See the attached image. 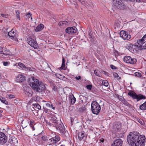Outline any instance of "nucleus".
Here are the masks:
<instances>
[{
    "label": "nucleus",
    "instance_id": "obj_59",
    "mask_svg": "<svg viewBox=\"0 0 146 146\" xmlns=\"http://www.w3.org/2000/svg\"><path fill=\"white\" fill-rule=\"evenodd\" d=\"M145 91L146 92V89Z\"/></svg>",
    "mask_w": 146,
    "mask_h": 146
},
{
    "label": "nucleus",
    "instance_id": "obj_30",
    "mask_svg": "<svg viewBox=\"0 0 146 146\" xmlns=\"http://www.w3.org/2000/svg\"><path fill=\"white\" fill-rule=\"evenodd\" d=\"M84 136V135L83 132H81L79 133L78 134V137L80 140H82Z\"/></svg>",
    "mask_w": 146,
    "mask_h": 146
},
{
    "label": "nucleus",
    "instance_id": "obj_37",
    "mask_svg": "<svg viewBox=\"0 0 146 146\" xmlns=\"http://www.w3.org/2000/svg\"><path fill=\"white\" fill-rule=\"evenodd\" d=\"M67 23L66 21H61L58 23V25L59 26H62L64 24H66Z\"/></svg>",
    "mask_w": 146,
    "mask_h": 146
},
{
    "label": "nucleus",
    "instance_id": "obj_6",
    "mask_svg": "<svg viewBox=\"0 0 146 146\" xmlns=\"http://www.w3.org/2000/svg\"><path fill=\"white\" fill-rule=\"evenodd\" d=\"M139 44L137 43L136 44H129L127 45L126 48L130 52L133 53H136L138 50H140L139 48Z\"/></svg>",
    "mask_w": 146,
    "mask_h": 146
},
{
    "label": "nucleus",
    "instance_id": "obj_43",
    "mask_svg": "<svg viewBox=\"0 0 146 146\" xmlns=\"http://www.w3.org/2000/svg\"><path fill=\"white\" fill-rule=\"evenodd\" d=\"M10 63L9 62H3V64L5 66H7L9 65Z\"/></svg>",
    "mask_w": 146,
    "mask_h": 146
},
{
    "label": "nucleus",
    "instance_id": "obj_33",
    "mask_svg": "<svg viewBox=\"0 0 146 146\" xmlns=\"http://www.w3.org/2000/svg\"><path fill=\"white\" fill-rule=\"evenodd\" d=\"M16 15L17 18L19 19L20 20V17L19 16L20 12L19 10L16 11Z\"/></svg>",
    "mask_w": 146,
    "mask_h": 146
},
{
    "label": "nucleus",
    "instance_id": "obj_34",
    "mask_svg": "<svg viewBox=\"0 0 146 146\" xmlns=\"http://www.w3.org/2000/svg\"><path fill=\"white\" fill-rule=\"evenodd\" d=\"M115 41H116L118 42H121V40L120 38L118 36H117L114 37Z\"/></svg>",
    "mask_w": 146,
    "mask_h": 146
},
{
    "label": "nucleus",
    "instance_id": "obj_35",
    "mask_svg": "<svg viewBox=\"0 0 146 146\" xmlns=\"http://www.w3.org/2000/svg\"><path fill=\"white\" fill-rule=\"evenodd\" d=\"M94 73L96 76H98L100 77L101 76V74L98 70H95Z\"/></svg>",
    "mask_w": 146,
    "mask_h": 146
},
{
    "label": "nucleus",
    "instance_id": "obj_25",
    "mask_svg": "<svg viewBox=\"0 0 146 146\" xmlns=\"http://www.w3.org/2000/svg\"><path fill=\"white\" fill-rule=\"evenodd\" d=\"M16 65L17 66L18 65L23 70H27L29 69L28 68L25 66V65L21 62H19L18 63H17L16 64Z\"/></svg>",
    "mask_w": 146,
    "mask_h": 146
},
{
    "label": "nucleus",
    "instance_id": "obj_15",
    "mask_svg": "<svg viewBox=\"0 0 146 146\" xmlns=\"http://www.w3.org/2000/svg\"><path fill=\"white\" fill-rule=\"evenodd\" d=\"M123 141L120 139H117L113 141L111 146H121L123 144Z\"/></svg>",
    "mask_w": 146,
    "mask_h": 146
},
{
    "label": "nucleus",
    "instance_id": "obj_17",
    "mask_svg": "<svg viewBox=\"0 0 146 146\" xmlns=\"http://www.w3.org/2000/svg\"><path fill=\"white\" fill-rule=\"evenodd\" d=\"M77 31V29L76 27H68L66 30V33L70 34L76 33Z\"/></svg>",
    "mask_w": 146,
    "mask_h": 146
},
{
    "label": "nucleus",
    "instance_id": "obj_46",
    "mask_svg": "<svg viewBox=\"0 0 146 146\" xmlns=\"http://www.w3.org/2000/svg\"><path fill=\"white\" fill-rule=\"evenodd\" d=\"M139 123L142 125H143L145 124L143 120H139L138 121Z\"/></svg>",
    "mask_w": 146,
    "mask_h": 146
},
{
    "label": "nucleus",
    "instance_id": "obj_58",
    "mask_svg": "<svg viewBox=\"0 0 146 146\" xmlns=\"http://www.w3.org/2000/svg\"><path fill=\"white\" fill-rule=\"evenodd\" d=\"M140 0H139V2H140Z\"/></svg>",
    "mask_w": 146,
    "mask_h": 146
},
{
    "label": "nucleus",
    "instance_id": "obj_56",
    "mask_svg": "<svg viewBox=\"0 0 146 146\" xmlns=\"http://www.w3.org/2000/svg\"><path fill=\"white\" fill-rule=\"evenodd\" d=\"M32 129L33 131L35 130V128H34V127H32Z\"/></svg>",
    "mask_w": 146,
    "mask_h": 146
},
{
    "label": "nucleus",
    "instance_id": "obj_55",
    "mask_svg": "<svg viewBox=\"0 0 146 146\" xmlns=\"http://www.w3.org/2000/svg\"><path fill=\"white\" fill-rule=\"evenodd\" d=\"M2 76V74L1 73H0V79L1 78V76Z\"/></svg>",
    "mask_w": 146,
    "mask_h": 146
},
{
    "label": "nucleus",
    "instance_id": "obj_49",
    "mask_svg": "<svg viewBox=\"0 0 146 146\" xmlns=\"http://www.w3.org/2000/svg\"><path fill=\"white\" fill-rule=\"evenodd\" d=\"M110 67L112 69H116V67L113 65H110Z\"/></svg>",
    "mask_w": 146,
    "mask_h": 146
},
{
    "label": "nucleus",
    "instance_id": "obj_44",
    "mask_svg": "<svg viewBox=\"0 0 146 146\" xmlns=\"http://www.w3.org/2000/svg\"><path fill=\"white\" fill-rule=\"evenodd\" d=\"M42 139L44 141H46L48 140V138L46 136H44L42 137Z\"/></svg>",
    "mask_w": 146,
    "mask_h": 146
},
{
    "label": "nucleus",
    "instance_id": "obj_48",
    "mask_svg": "<svg viewBox=\"0 0 146 146\" xmlns=\"http://www.w3.org/2000/svg\"><path fill=\"white\" fill-rule=\"evenodd\" d=\"M46 106H47L49 108H50L51 106V105L50 104V103L48 102V103H47L46 104Z\"/></svg>",
    "mask_w": 146,
    "mask_h": 146
},
{
    "label": "nucleus",
    "instance_id": "obj_16",
    "mask_svg": "<svg viewBox=\"0 0 146 146\" xmlns=\"http://www.w3.org/2000/svg\"><path fill=\"white\" fill-rule=\"evenodd\" d=\"M25 80V77L22 74H19L16 76L15 81L17 82L21 83Z\"/></svg>",
    "mask_w": 146,
    "mask_h": 146
},
{
    "label": "nucleus",
    "instance_id": "obj_40",
    "mask_svg": "<svg viewBox=\"0 0 146 146\" xmlns=\"http://www.w3.org/2000/svg\"><path fill=\"white\" fill-rule=\"evenodd\" d=\"M113 76L115 78H116V79L118 80L119 79V75L116 73H113Z\"/></svg>",
    "mask_w": 146,
    "mask_h": 146
},
{
    "label": "nucleus",
    "instance_id": "obj_45",
    "mask_svg": "<svg viewBox=\"0 0 146 146\" xmlns=\"http://www.w3.org/2000/svg\"><path fill=\"white\" fill-rule=\"evenodd\" d=\"M9 96V98L10 99L14 98H15V96L12 94L8 95Z\"/></svg>",
    "mask_w": 146,
    "mask_h": 146
},
{
    "label": "nucleus",
    "instance_id": "obj_22",
    "mask_svg": "<svg viewBox=\"0 0 146 146\" xmlns=\"http://www.w3.org/2000/svg\"><path fill=\"white\" fill-rule=\"evenodd\" d=\"M58 121L56 119H52L50 121V123H48V125H50V126L52 125L53 126L56 127L58 125Z\"/></svg>",
    "mask_w": 146,
    "mask_h": 146
},
{
    "label": "nucleus",
    "instance_id": "obj_27",
    "mask_svg": "<svg viewBox=\"0 0 146 146\" xmlns=\"http://www.w3.org/2000/svg\"><path fill=\"white\" fill-rule=\"evenodd\" d=\"M65 60L63 57L62 60V64L60 68L61 69L65 70L66 69V67L65 66Z\"/></svg>",
    "mask_w": 146,
    "mask_h": 146
},
{
    "label": "nucleus",
    "instance_id": "obj_47",
    "mask_svg": "<svg viewBox=\"0 0 146 146\" xmlns=\"http://www.w3.org/2000/svg\"><path fill=\"white\" fill-rule=\"evenodd\" d=\"M92 85H88L86 86L87 89L89 90H91L92 88Z\"/></svg>",
    "mask_w": 146,
    "mask_h": 146
},
{
    "label": "nucleus",
    "instance_id": "obj_9",
    "mask_svg": "<svg viewBox=\"0 0 146 146\" xmlns=\"http://www.w3.org/2000/svg\"><path fill=\"white\" fill-rule=\"evenodd\" d=\"M124 61L127 63L131 64H134L136 62V60L135 58H132L129 56H125L123 58Z\"/></svg>",
    "mask_w": 146,
    "mask_h": 146
},
{
    "label": "nucleus",
    "instance_id": "obj_5",
    "mask_svg": "<svg viewBox=\"0 0 146 146\" xmlns=\"http://www.w3.org/2000/svg\"><path fill=\"white\" fill-rule=\"evenodd\" d=\"M30 85L32 88L35 90L39 84V80L34 77H32L30 79Z\"/></svg>",
    "mask_w": 146,
    "mask_h": 146
},
{
    "label": "nucleus",
    "instance_id": "obj_13",
    "mask_svg": "<svg viewBox=\"0 0 146 146\" xmlns=\"http://www.w3.org/2000/svg\"><path fill=\"white\" fill-rule=\"evenodd\" d=\"M7 137L5 134L2 132L0 133V143L3 145L7 141Z\"/></svg>",
    "mask_w": 146,
    "mask_h": 146
},
{
    "label": "nucleus",
    "instance_id": "obj_36",
    "mask_svg": "<svg viewBox=\"0 0 146 146\" xmlns=\"http://www.w3.org/2000/svg\"><path fill=\"white\" fill-rule=\"evenodd\" d=\"M73 98H71V103L72 104H74L76 101V98L73 95Z\"/></svg>",
    "mask_w": 146,
    "mask_h": 146
},
{
    "label": "nucleus",
    "instance_id": "obj_28",
    "mask_svg": "<svg viewBox=\"0 0 146 146\" xmlns=\"http://www.w3.org/2000/svg\"><path fill=\"white\" fill-rule=\"evenodd\" d=\"M0 100L2 103L5 104L6 105L8 104V102L6 100V99L5 98L0 96Z\"/></svg>",
    "mask_w": 146,
    "mask_h": 146
},
{
    "label": "nucleus",
    "instance_id": "obj_42",
    "mask_svg": "<svg viewBox=\"0 0 146 146\" xmlns=\"http://www.w3.org/2000/svg\"><path fill=\"white\" fill-rule=\"evenodd\" d=\"M135 76L138 77H140L141 76V74L139 72H136L135 74Z\"/></svg>",
    "mask_w": 146,
    "mask_h": 146
},
{
    "label": "nucleus",
    "instance_id": "obj_29",
    "mask_svg": "<svg viewBox=\"0 0 146 146\" xmlns=\"http://www.w3.org/2000/svg\"><path fill=\"white\" fill-rule=\"evenodd\" d=\"M139 108L140 109L142 110H146V101L143 104L141 105Z\"/></svg>",
    "mask_w": 146,
    "mask_h": 146
},
{
    "label": "nucleus",
    "instance_id": "obj_54",
    "mask_svg": "<svg viewBox=\"0 0 146 146\" xmlns=\"http://www.w3.org/2000/svg\"><path fill=\"white\" fill-rule=\"evenodd\" d=\"M100 141L101 142L103 143L104 142V139H100Z\"/></svg>",
    "mask_w": 146,
    "mask_h": 146
},
{
    "label": "nucleus",
    "instance_id": "obj_20",
    "mask_svg": "<svg viewBox=\"0 0 146 146\" xmlns=\"http://www.w3.org/2000/svg\"><path fill=\"white\" fill-rule=\"evenodd\" d=\"M10 53L9 51L6 50L5 48L0 46V54H3L5 55H7Z\"/></svg>",
    "mask_w": 146,
    "mask_h": 146
},
{
    "label": "nucleus",
    "instance_id": "obj_8",
    "mask_svg": "<svg viewBox=\"0 0 146 146\" xmlns=\"http://www.w3.org/2000/svg\"><path fill=\"white\" fill-rule=\"evenodd\" d=\"M27 41L29 44L34 49H37L38 47V45L35 39L29 37L27 38Z\"/></svg>",
    "mask_w": 146,
    "mask_h": 146
},
{
    "label": "nucleus",
    "instance_id": "obj_2",
    "mask_svg": "<svg viewBox=\"0 0 146 146\" xmlns=\"http://www.w3.org/2000/svg\"><path fill=\"white\" fill-rule=\"evenodd\" d=\"M91 110L93 113L98 114L100 112L101 107L99 104L96 101H93L91 104Z\"/></svg>",
    "mask_w": 146,
    "mask_h": 146
},
{
    "label": "nucleus",
    "instance_id": "obj_10",
    "mask_svg": "<svg viewBox=\"0 0 146 146\" xmlns=\"http://www.w3.org/2000/svg\"><path fill=\"white\" fill-rule=\"evenodd\" d=\"M8 35L13 40H17L18 35L16 31L15 30L12 29L8 33Z\"/></svg>",
    "mask_w": 146,
    "mask_h": 146
},
{
    "label": "nucleus",
    "instance_id": "obj_31",
    "mask_svg": "<svg viewBox=\"0 0 146 146\" xmlns=\"http://www.w3.org/2000/svg\"><path fill=\"white\" fill-rule=\"evenodd\" d=\"M32 105L35 107L38 110H40L41 109V106L38 104H33Z\"/></svg>",
    "mask_w": 146,
    "mask_h": 146
},
{
    "label": "nucleus",
    "instance_id": "obj_57",
    "mask_svg": "<svg viewBox=\"0 0 146 146\" xmlns=\"http://www.w3.org/2000/svg\"><path fill=\"white\" fill-rule=\"evenodd\" d=\"M2 114L0 113V117H1L2 116Z\"/></svg>",
    "mask_w": 146,
    "mask_h": 146
},
{
    "label": "nucleus",
    "instance_id": "obj_50",
    "mask_svg": "<svg viewBox=\"0 0 146 146\" xmlns=\"http://www.w3.org/2000/svg\"><path fill=\"white\" fill-rule=\"evenodd\" d=\"M1 16L4 17L6 18L7 17V16L8 15H6L5 14H1Z\"/></svg>",
    "mask_w": 146,
    "mask_h": 146
},
{
    "label": "nucleus",
    "instance_id": "obj_32",
    "mask_svg": "<svg viewBox=\"0 0 146 146\" xmlns=\"http://www.w3.org/2000/svg\"><path fill=\"white\" fill-rule=\"evenodd\" d=\"M102 84L105 86L107 87L109 83L107 80H104L102 81Z\"/></svg>",
    "mask_w": 146,
    "mask_h": 146
},
{
    "label": "nucleus",
    "instance_id": "obj_18",
    "mask_svg": "<svg viewBox=\"0 0 146 146\" xmlns=\"http://www.w3.org/2000/svg\"><path fill=\"white\" fill-rule=\"evenodd\" d=\"M121 124L120 122H115L113 124V128L115 131L120 129Z\"/></svg>",
    "mask_w": 146,
    "mask_h": 146
},
{
    "label": "nucleus",
    "instance_id": "obj_3",
    "mask_svg": "<svg viewBox=\"0 0 146 146\" xmlns=\"http://www.w3.org/2000/svg\"><path fill=\"white\" fill-rule=\"evenodd\" d=\"M139 46V49L142 50L146 49V34L141 39L139 40L137 42Z\"/></svg>",
    "mask_w": 146,
    "mask_h": 146
},
{
    "label": "nucleus",
    "instance_id": "obj_51",
    "mask_svg": "<svg viewBox=\"0 0 146 146\" xmlns=\"http://www.w3.org/2000/svg\"><path fill=\"white\" fill-rule=\"evenodd\" d=\"M34 123V121H31L30 122V125L31 127H32L33 126V124Z\"/></svg>",
    "mask_w": 146,
    "mask_h": 146
},
{
    "label": "nucleus",
    "instance_id": "obj_11",
    "mask_svg": "<svg viewBox=\"0 0 146 146\" xmlns=\"http://www.w3.org/2000/svg\"><path fill=\"white\" fill-rule=\"evenodd\" d=\"M120 37L121 38L124 40H128L131 37V35L129 34L128 33L123 30L120 31Z\"/></svg>",
    "mask_w": 146,
    "mask_h": 146
},
{
    "label": "nucleus",
    "instance_id": "obj_7",
    "mask_svg": "<svg viewBox=\"0 0 146 146\" xmlns=\"http://www.w3.org/2000/svg\"><path fill=\"white\" fill-rule=\"evenodd\" d=\"M113 5L117 8L123 9L125 8V6L122 1H113Z\"/></svg>",
    "mask_w": 146,
    "mask_h": 146
},
{
    "label": "nucleus",
    "instance_id": "obj_38",
    "mask_svg": "<svg viewBox=\"0 0 146 146\" xmlns=\"http://www.w3.org/2000/svg\"><path fill=\"white\" fill-rule=\"evenodd\" d=\"M59 76H57L58 78L63 80H65V77L64 76L60 74H59Z\"/></svg>",
    "mask_w": 146,
    "mask_h": 146
},
{
    "label": "nucleus",
    "instance_id": "obj_39",
    "mask_svg": "<svg viewBox=\"0 0 146 146\" xmlns=\"http://www.w3.org/2000/svg\"><path fill=\"white\" fill-rule=\"evenodd\" d=\"M122 102L126 106H128L129 105L128 103L124 99L122 100Z\"/></svg>",
    "mask_w": 146,
    "mask_h": 146
},
{
    "label": "nucleus",
    "instance_id": "obj_41",
    "mask_svg": "<svg viewBox=\"0 0 146 146\" xmlns=\"http://www.w3.org/2000/svg\"><path fill=\"white\" fill-rule=\"evenodd\" d=\"M26 16L28 17V18H29L31 17V20L32 19V17L31 16L32 14H31L29 12L28 13H27L26 14Z\"/></svg>",
    "mask_w": 146,
    "mask_h": 146
},
{
    "label": "nucleus",
    "instance_id": "obj_23",
    "mask_svg": "<svg viewBox=\"0 0 146 146\" xmlns=\"http://www.w3.org/2000/svg\"><path fill=\"white\" fill-rule=\"evenodd\" d=\"M122 26L119 23V22H116L115 24V29L117 31L121 29Z\"/></svg>",
    "mask_w": 146,
    "mask_h": 146
},
{
    "label": "nucleus",
    "instance_id": "obj_52",
    "mask_svg": "<svg viewBox=\"0 0 146 146\" xmlns=\"http://www.w3.org/2000/svg\"><path fill=\"white\" fill-rule=\"evenodd\" d=\"M75 78L76 80H78L81 78V76H78V77L76 76V77H75Z\"/></svg>",
    "mask_w": 146,
    "mask_h": 146
},
{
    "label": "nucleus",
    "instance_id": "obj_21",
    "mask_svg": "<svg viewBox=\"0 0 146 146\" xmlns=\"http://www.w3.org/2000/svg\"><path fill=\"white\" fill-rule=\"evenodd\" d=\"M24 93L28 96L31 97L32 95V91L31 89L29 87H26L25 89Z\"/></svg>",
    "mask_w": 146,
    "mask_h": 146
},
{
    "label": "nucleus",
    "instance_id": "obj_24",
    "mask_svg": "<svg viewBox=\"0 0 146 146\" xmlns=\"http://www.w3.org/2000/svg\"><path fill=\"white\" fill-rule=\"evenodd\" d=\"M9 141L11 144L13 145L18 143V140L15 137L11 138L9 139Z\"/></svg>",
    "mask_w": 146,
    "mask_h": 146
},
{
    "label": "nucleus",
    "instance_id": "obj_53",
    "mask_svg": "<svg viewBox=\"0 0 146 146\" xmlns=\"http://www.w3.org/2000/svg\"><path fill=\"white\" fill-rule=\"evenodd\" d=\"M52 108L54 110L55 109V108L54 107H53L52 106V104H51V108Z\"/></svg>",
    "mask_w": 146,
    "mask_h": 146
},
{
    "label": "nucleus",
    "instance_id": "obj_26",
    "mask_svg": "<svg viewBox=\"0 0 146 146\" xmlns=\"http://www.w3.org/2000/svg\"><path fill=\"white\" fill-rule=\"evenodd\" d=\"M44 27V25L42 24H40L36 27L35 30V31L36 32L40 31L43 29Z\"/></svg>",
    "mask_w": 146,
    "mask_h": 146
},
{
    "label": "nucleus",
    "instance_id": "obj_14",
    "mask_svg": "<svg viewBox=\"0 0 146 146\" xmlns=\"http://www.w3.org/2000/svg\"><path fill=\"white\" fill-rule=\"evenodd\" d=\"M45 88L46 87L44 84L42 82H40L35 90L37 92H40L44 90Z\"/></svg>",
    "mask_w": 146,
    "mask_h": 146
},
{
    "label": "nucleus",
    "instance_id": "obj_1",
    "mask_svg": "<svg viewBox=\"0 0 146 146\" xmlns=\"http://www.w3.org/2000/svg\"><path fill=\"white\" fill-rule=\"evenodd\" d=\"M127 141L132 146H144L146 142L145 136L137 132L130 133L127 136Z\"/></svg>",
    "mask_w": 146,
    "mask_h": 146
},
{
    "label": "nucleus",
    "instance_id": "obj_12",
    "mask_svg": "<svg viewBox=\"0 0 146 146\" xmlns=\"http://www.w3.org/2000/svg\"><path fill=\"white\" fill-rule=\"evenodd\" d=\"M128 95L130 96L131 97L133 98L136 99L137 101H139L140 99L144 98V96L142 95L139 96L133 91H131L129 92L128 94Z\"/></svg>",
    "mask_w": 146,
    "mask_h": 146
},
{
    "label": "nucleus",
    "instance_id": "obj_19",
    "mask_svg": "<svg viewBox=\"0 0 146 146\" xmlns=\"http://www.w3.org/2000/svg\"><path fill=\"white\" fill-rule=\"evenodd\" d=\"M56 128L57 130H59L61 133H64L65 132V127L62 123L59 124Z\"/></svg>",
    "mask_w": 146,
    "mask_h": 146
},
{
    "label": "nucleus",
    "instance_id": "obj_4",
    "mask_svg": "<svg viewBox=\"0 0 146 146\" xmlns=\"http://www.w3.org/2000/svg\"><path fill=\"white\" fill-rule=\"evenodd\" d=\"M49 136L52 137L49 139V142L51 144H55L60 140L59 136L55 135L54 132H51L49 134Z\"/></svg>",
    "mask_w": 146,
    "mask_h": 146
}]
</instances>
